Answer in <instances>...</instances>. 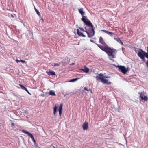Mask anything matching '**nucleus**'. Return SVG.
Instances as JSON below:
<instances>
[{
	"label": "nucleus",
	"mask_w": 148,
	"mask_h": 148,
	"mask_svg": "<svg viewBox=\"0 0 148 148\" xmlns=\"http://www.w3.org/2000/svg\"><path fill=\"white\" fill-rule=\"evenodd\" d=\"M79 29L81 30L82 31H85V32L86 31V30H84V29L82 28H80V27H79Z\"/></svg>",
	"instance_id": "nucleus-26"
},
{
	"label": "nucleus",
	"mask_w": 148,
	"mask_h": 148,
	"mask_svg": "<svg viewBox=\"0 0 148 148\" xmlns=\"http://www.w3.org/2000/svg\"><path fill=\"white\" fill-rule=\"evenodd\" d=\"M79 79L78 78H75L72 79H71L69 81L70 82H73L76 81Z\"/></svg>",
	"instance_id": "nucleus-20"
},
{
	"label": "nucleus",
	"mask_w": 148,
	"mask_h": 148,
	"mask_svg": "<svg viewBox=\"0 0 148 148\" xmlns=\"http://www.w3.org/2000/svg\"><path fill=\"white\" fill-rule=\"evenodd\" d=\"M47 73H48L49 75H56L55 73L53 71H47Z\"/></svg>",
	"instance_id": "nucleus-14"
},
{
	"label": "nucleus",
	"mask_w": 148,
	"mask_h": 148,
	"mask_svg": "<svg viewBox=\"0 0 148 148\" xmlns=\"http://www.w3.org/2000/svg\"><path fill=\"white\" fill-rule=\"evenodd\" d=\"M77 34L80 36H82L83 37H85L86 36L84 35L82 32H80L78 29H77Z\"/></svg>",
	"instance_id": "nucleus-11"
},
{
	"label": "nucleus",
	"mask_w": 148,
	"mask_h": 148,
	"mask_svg": "<svg viewBox=\"0 0 148 148\" xmlns=\"http://www.w3.org/2000/svg\"><path fill=\"white\" fill-rule=\"evenodd\" d=\"M114 39L116 41L118 42L120 44H121L122 45H123V42L121 41L120 38H114Z\"/></svg>",
	"instance_id": "nucleus-13"
},
{
	"label": "nucleus",
	"mask_w": 148,
	"mask_h": 148,
	"mask_svg": "<svg viewBox=\"0 0 148 148\" xmlns=\"http://www.w3.org/2000/svg\"><path fill=\"white\" fill-rule=\"evenodd\" d=\"M28 134L29 136L31 138H32L34 137L33 135L29 132Z\"/></svg>",
	"instance_id": "nucleus-23"
},
{
	"label": "nucleus",
	"mask_w": 148,
	"mask_h": 148,
	"mask_svg": "<svg viewBox=\"0 0 148 148\" xmlns=\"http://www.w3.org/2000/svg\"><path fill=\"white\" fill-rule=\"evenodd\" d=\"M81 70L85 72L86 73H87L89 71V69L86 67H84V69H82Z\"/></svg>",
	"instance_id": "nucleus-16"
},
{
	"label": "nucleus",
	"mask_w": 148,
	"mask_h": 148,
	"mask_svg": "<svg viewBox=\"0 0 148 148\" xmlns=\"http://www.w3.org/2000/svg\"><path fill=\"white\" fill-rule=\"evenodd\" d=\"M74 64L75 63H73L71 64H70V65H74Z\"/></svg>",
	"instance_id": "nucleus-30"
},
{
	"label": "nucleus",
	"mask_w": 148,
	"mask_h": 148,
	"mask_svg": "<svg viewBox=\"0 0 148 148\" xmlns=\"http://www.w3.org/2000/svg\"><path fill=\"white\" fill-rule=\"evenodd\" d=\"M84 89L88 91H90L91 93H92V91L90 88H88L86 87H85L84 88Z\"/></svg>",
	"instance_id": "nucleus-21"
},
{
	"label": "nucleus",
	"mask_w": 148,
	"mask_h": 148,
	"mask_svg": "<svg viewBox=\"0 0 148 148\" xmlns=\"http://www.w3.org/2000/svg\"><path fill=\"white\" fill-rule=\"evenodd\" d=\"M90 41L91 42H92L95 43V42H94V41H93V40H90Z\"/></svg>",
	"instance_id": "nucleus-28"
},
{
	"label": "nucleus",
	"mask_w": 148,
	"mask_h": 148,
	"mask_svg": "<svg viewBox=\"0 0 148 148\" xmlns=\"http://www.w3.org/2000/svg\"><path fill=\"white\" fill-rule=\"evenodd\" d=\"M82 21L86 25L90 27L88 29L87 27H85V29L86 30L85 32L87 33L88 36L89 37H92L94 35L95 32L94 28L93 25L90 21H88L87 22L83 18Z\"/></svg>",
	"instance_id": "nucleus-1"
},
{
	"label": "nucleus",
	"mask_w": 148,
	"mask_h": 148,
	"mask_svg": "<svg viewBox=\"0 0 148 148\" xmlns=\"http://www.w3.org/2000/svg\"><path fill=\"white\" fill-rule=\"evenodd\" d=\"M83 9L82 8H80L78 10L79 13L81 14L82 16V18L81 19V20L82 21L83 18L85 20V21H86L87 22L88 21H90L88 19L86 18L85 16H84L85 12L84 11H83Z\"/></svg>",
	"instance_id": "nucleus-8"
},
{
	"label": "nucleus",
	"mask_w": 148,
	"mask_h": 148,
	"mask_svg": "<svg viewBox=\"0 0 148 148\" xmlns=\"http://www.w3.org/2000/svg\"><path fill=\"white\" fill-rule=\"evenodd\" d=\"M32 140H33V141L34 142H35V140L34 138V137L33 138H31Z\"/></svg>",
	"instance_id": "nucleus-27"
},
{
	"label": "nucleus",
	"mask_w": 148,
	"mask_h": 148,
	"mask_svg": "<svg viewBox=\"0 0 148 148\" xmlns=\"http://www.w3.org/2000/svg\"><path fill=\"white\" fill-rule=\"evenodd\" d=\"M58 108V106H57L56 105L55 106V107L53 108V114L54 115L57 112V109Z\"/></svg>",
	"instance_id": "nucleus-17"
},
{
	"label": "nucleus",
	"mask_w": 148,
	"mask_h": 148,
	"mask_svg": "<svg viewBox=\"0 0 148 148\" xmlns=\"http://www.w3.org/2000/svg\"><path fill=\"white\" fill-rule=\"evenodd\" d=\"M102 51L105 52L110 57L112 58L116 57V54L117 52L116 49L114 48H111L108 46Z\"/></svg>",
	"instance_id": "nucleus-2"
},
{
	"label": "nucleus",
	"mask_w": 148,
	"mask_h": 148,
	"mask_svg": "<svg viewBox=\"0 0 148 148\" xmlns=\"http://www.w3.org/2000/svg\"><path fill=\"white\" fill-rule=\"evenodd\" d=\"M62 104H61L59 106V108H58V111L59 113V114L60 116H61V115L62 113Z\"/></svg>",
	"instance_id": "nucleus-10"
},
{
	"label": "nucleus",
	"mask_w": 148,
	"mask_h": 148,
	"mask_svg": "<svg viewBox=\"0 0 148 148\" xmlns=\"http://www.w3.org/2000/svg\"><path fill=\"white\" fill-rule=\"evenodd\" d=\"M22 131L24 133H25L27 134H28L29 133V132L26 131H25V130H22Z\"/></svg>",
	"instance_id": "nucleus-24"
},
{
	"label": "nucleus",
	"mask_w": 148,
	"mask_h": 148,
	"mask_svg": "<svg viewBox=\"0 0 148 148\" xmlns=\"http://www.w3.org/2000/svg\"><path fill=\"white\" fill-rule=\"evenodd\" d=\"M110 78L109 76H106L104 75L101 74H97L96 76V79L98 81H99L102 83L106 84H110L111 82H109L108 80L105 78Z\"/></svg>",
	"instance_id": "nucleus-3"
},
{
	"label": "nucleus",
	"mask_w": 148,
	"mask_h": 148,
	"mask_svg": "<svg viewBox=\"0 0 148 148\" xmlns=\"http://www.w3.org/2000/svg\"><path fill=\"white\" fill-rule=\"evenodd\" d=\"M11 124H12V126H13V125H14V123H12Z\"/></svg>",
	"instance_id": "nucleus-29"
},
{
	"label": "nucleus",
	"mask_w": 148,
	"mask_h": 148,
	"mask_svg": "<svg viewBox=\"0 0 148 148\" xmlns=\"http://www.w3.org/2000/svg\"><path fill=\"white\" fill-rule=\"evenodd\" d=\"M99 42L101 44L96 43L97 46L101 50H103V49H105L108 46L104 41L102 37L101 36L99 38Z\"/></svg>",
	"instance_id": "nucleus-4"
},
{
	"label": "nucleus",
	"mask_w": 148,
	"mask_h": 148,
	"mask_svg": "<svg viewBox=\"0 0 148 148\" xmlns=\"http://www.w3.org/2000/svg\"><path fill=\"white\" fill-rule=\"evenodd\" d=\"M147 67L148 68V65H147Z\"/></svg>",
	"instance_id": "nucleus-33"
},
{
	"label": "nucleus",
	"mask_w": 148,
	"mask_h": 148,
	"mask_svg": "<svg viewBox=\"0 0 148 148\" xmlns=\"http://www.w3.org/2000/svg\"><path fill=\"white\" fill-rule=\"evenodd\" d=\"M11 16L12 17H14V16H13V15H12V14H11Z\"/></svg>",
	"instance_id": "nucleus-32"
},
{
	"label": "nucleus",
	"mask_w": 148,
	"mask_h": 148,
	"mask_svg": "<svg viewBox=\"0 0 148 148\" xmlns=\"http://www.w3.org/2000/svg\"><path fill=\"white\" fill-rule=\"evenodd\" d=\"M145 51H143L142 49H140L138 53V56L142 60H144L145 57H146V54H145Z\"/></svg>",
	"instance_id": "nucleus-6"
},
{
	"label": "nucleus",
	"mask_w": 148,
	"mask_h": 148,
	"mask_svg": "<svg viewBox=\"0 0 148 148\" xmlns=\"http://www.w3.org/2000/svg\"><path fill=\"white\" fill-rule=\"evenodd\" d=\"M54 65H58V64H57V63H55V64H54Z\"/></svg>",
	"instance_id": "nucleus-31"
},
{
	"label": "nucleus",
	"mask_w": 148,
	"mask_h": 148,
	"mask_svg": "<svg viewBox=\"0 0 148 148\" xmlns=\"http://www.w3.org/2000/svg\"><path fill=\"white\" fill-rule=\"evenodd\" d=\"M16 61L17 62H19L20 61H21V62H22L23 63H24V62H25V61L24 60H16Z\"/></svg>",
	"instance_id": "nucleus-25"
},
{
	"label": "nucleus",
	"mask_w": 148,
	"mask_h": 148,
	"mask_svg": "<svg viewBox=\"0 0 148 148\" xmlns=\"http://www.w3.org/2000/svg\"><path fill=\"white\" fill-rule=\"evenodd\" d=\"M101 31L104 32L105 33L108 34H109L111 36L113 34V33L110 32L105 30H101Z\"/></svg>",
	"instance_id": "nucleus-12"
},
{
	"label": "nucleus",
	"mask_w": 148,
	"mask_h": 148,
	"mask_svg": "<svg viewBox=\"0 0 148 148\" xmlns=\"http://www.w3.org/2000/svg\"><path fill=\"white\" fill-rule=\"evenodd\" d=\"M138 94L140 95V97L142 100H144L145 101H146L148 100V97L145 95L146 93L144 91L141 92H139Z\"/></svg>",
	"instance_id": "nucleus-7"
},
{
	"label": "nucleus",
	"mask_w": 148,
	"mask_h": 148,
	"mask_svg": "<svg viewBox=\"0 0 148 148\" xmlns=\"http://www.w3.org/2000/svg\"><path fill=\"white\" fill-rule=\"evenodd\" d=\"M35 11L36 12L37 14H38V15L39 16L40 15V13L39 11H38V10L36 8H35Z\"/></svg>",
	"instance_id": "nucleus-22"
},
{
	"label": "nucleus",
	"mask_w": 148,
	"mask_h": 148,
	"mask_svg": "<svg viewBox=\"0 0 148 148\" xmlns=\"http://www.w3.org/2000/svg\"><path fill=\"white\" fill-rule=\"evenodd\" d=\"M88 127V123L87 122H85L83 125L82 127L84 130H87Z\"/></svg>",
	"instance_id": "nucleus-9"
},
{
	"label": "nucleus",
	"mask_w": 148,
	"mask_h": 148,
	"mask_svg": "<svg viewBox=\"0 0 148 148\" xmlns=\"http://www.w3.org/2000/svg\"><path fill=\"white\" fill-rule=\"evenodd\" d=\"M20 86L21 87V88L23 90H26L27 92L28 93H29V94H31L27 90V89L25 87H24V86H23V85H20Z\"/></svg>",
	"instance_id": "nucleus-15"
},
{
	"label": "nucleus",
	"mask_w": 148,
	"mask_h": 148,
	"mask_svg": "<svg viewBox=\"0 0 148 148\" xmlns=\"http://www.w3.org/2000/svg\"><path fill=\"white\" fill-rule=\"evenodd\" d=\"M49 94L53 96H55L56 95V94L55 93V91L52 90L50 91Z\"/></svg>",
	"instance_id": "nucleus-18"
},
{
	"label": "nucleus",
	"mask_w": 148,
	"mask_h": 148,
	"mask_svg": "<svg viewBox=\"0 0 148 148\" xmlns=\"http://www.w3.org/2000/svg\"><path fill=\"white\" fill-rule=\"evenodd\" d=\"M147 53L146 52L145 53V54H146V58L148 59V60L146 62V65H148V47H147Z\"/></svg>",
	"instance_id": "nucleus-19"
},
{
	"label": "nucleus",
	"mask_w": 148,
	"mask_h": 148,
	"mask_svg": "<svg viewBox=\"0 0 148 148\" xmlns=\"http://www.w3.org/2000/svg\"><path fill=\"white\" fill-rule=\"evenodd\" d=\"M116 67H118L119 69L124 74H125L128 71V67H125L122 65H115Z\"/></svg>",
	"instance_id": "nucleus-5"
}]
</instances>
